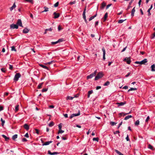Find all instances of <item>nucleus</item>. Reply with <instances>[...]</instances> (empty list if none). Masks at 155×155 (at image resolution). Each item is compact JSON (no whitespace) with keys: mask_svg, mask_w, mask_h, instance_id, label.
<instances>
[{"mask_svg":"<svg viewBox=\"0 0 155 155\" xmlns=\"http://www.w3.org/2000/svg\"><path fill=\"white\" fill-rule=\"evenodd\" d=\"M103 76V74L102 72H99L98 73L97 76L95 77L94 80L96 81L100 78H101Z\"/></svg>","mask_w":155,"mask_h":155,"instance_id":"f257e3e1","label":"nucleus"},{"mask_svg":"<svg viewBox=\"0 0 155 155\" xmlns=\"http://www.w3.org/2000/svg\"><path fill=\"white\" fill-rule=\"evenodd\" d=\"M147 59H144L142 61H136L135 62V63L137 64H144L145 63L147 62Z\"/></svg>","mask_w":155,"mask_h":155,"instance_id":"f03ea898","label":"nucleus"},{"mask_svg":"<svg viewBox=\"0 0 155 155\" xmlns=\"http://www.w3.org/2000/svg\"><path fill=\"white\" fill-rule=\"evenodd\" d=\"M21 75L19 73H17L15 76L14 80L15 81H17L19 78L20 77Z\"/></svg>","mask_w":155,"mask_h":155,"instance_id":"7ed1b4c3","label":"nucleus"},{"mask_svg":"<svg viewBox=\"0 0 155 155\" xmlns=\"http://www.w3.org/2000/svg\"><path fill=\"white\" fill-rule=\"evenodd\" d=\"M96 71L97 70H96V71H95L93 73H91V74H90V75L87 76V79H91L93 77L95 76L96 74Z\"/></svg>","mask_w":155,"mask_h":155,"instance_id":"20e7f679","label":"nucleus"},{"mask_svg":"<svg viewBox=\"0 0 155 155\" xmlns=\"http://www.w3.org/2000/svg\"><path fill=\"white\" fill-rule=\"evenodd\" d=\"M10 28L11 29H18V26L17 24H12L10 25Z\"/></svg>","mask_w":155,"mask_h":155,"instance_id":"39448f33","label":"nucleus"},{"mask_svg":"<svg viewBox=\"0 0 155 155\" xmlns=\"http://www.w3.org/2000/svg\"><path fill=\"white\" fill-rule=\"evenodd\" d=\"M123 61H126L127 64H130L131 62V61L130 58H128L126 57L124 59Z\"/></svg>","mask_w":155,"mask_h":155,"instance_id":"423d86ee","label":"nucleus"},{"mask_svg":"<svg viewBox=\"0 0 155 155\" xmlns=\"http://www.w3.org/2000/svg\"><path fill=\"white\" fill-rule=\"evenodd\" d=\"M41 142H42V143H43L42 144V145L43 146H45V145H48L50 143H51L52 142V141H51L46 142L45 143H44V142L42 140H41Z\"/></svg>","mask_w":155,"mask_h":155,"instance_id":"0eeeda50","label":"nucleus"},{"mask_svg":"<svg viewBox=\"0 0 155 155\" xmlns=\"http://www.w3.org/2000/svg\"><path fill=\"white\" fill-rule=\"evenodd\" d=\"M80 115V113L79 111L77 114H72L70 117V119H71L74 117Z\"/></svg>","mask_w":155,"mask_h":155,"instance_id":"6e6552de","label":"nucleus"},{"mask_svg":"<svg viewBox=\"0 0 155 155\" xmlns=\"http://www.w3.org/2000/svg\"><path fill=\"white\" fill-rule=\"evenodd\" d=\"M16 24L18 25V26H19L23 27L21 21L20 19H18V20Z\"/></svg>","mask_w":155,"mask_h":155,"instance_id":"1a4fd4ad","label":"nucleus"},{"mask_svg":"<svg viewBox=\"0 0 155 155\" xmlns=\"http://www.w3.org/2000/svg\"><path fill=\"white\" fill-rule=\"evenodd\" d=\"M102 51L103 52V59L104 60L105 59V55L106 54V51L104 47H103L102 49Z\"/></svg>","mask_w":155,"mask_h":155,"instance_id":"9d476101","label":"nucleus"},{"mask_svg":"<svg viewBox=\"0 0 155 155\" xmlns=\"http://www.w3.org/2000/svg\"><path fill=\"white\" fill-rule=\"evenodd\" d=\"M53 15H54V18L55 19L58 18L60 16V14L59 13H56V12H54L53 13Z\"/></svg>","mask_w":155,"mask_h":155,"instance_id":"9b49d317","label":"nucleus"},{"mask_svg":"<svg viewBox=\"0 0 155 155\" xmlns=\"http://www.w3.org/2000/svg\"><path fill=\"white\" fill-rule=\"evenodd\" d=\"M48 154L51 155H56L58 154V153L57 152H54L53 153H51L50 150H49L48 151Z\"/></svg>","mask_w":155,"mask_h":155,"instance_id":"f8f14e48","label":"nucleus"},{"mask_svg":"<svg viewBox=\"0 0 155 155\" xmlns=\"http://www.w3.org/2000/svg\"><path fill=\"white\" fill-rule=\"evenodd\" d=\"M29 29H28L27 28H25L23 30V33L25 34H26L29 31Z\"/></svg>","mask_w":155,"mask_h":155,"instance_id":"ddd939ff","label":"nucleus"},{"mask_svg":"<svg viewBox=\"0 0 155 155\" xmlns=\"http://www.w3.org/2000/svg\"><path fill=\"white\" fill-rule=\"evenodd\" d=\"M126 104V102H121L120 103H117V104L118 105V106H122L124 105L125 104Z\"/></svg>","mask_w":155,"mask_h":155,"instance_id":"4468645a","label":"nucleus"},{"mask_svg":"<svg viewBox=\"0 0 155 155\" xmlns=\"http://www.w3.org/2000/svg\"><path fill=\"white\" fill-rule=\"evenodd\" d=\"M39 65L42 68H45V69H46L48 70H49V68L48 67H47L46 66H45L43 64H39Z\"/></svg>","mask_w":155,"mask_h":155,"instance_id":"2eb2a0df","label":"nucleus"},{"mask_svg":"<svg viewBox=\"0 0 155 155\" xmlns=\"http://www.w3.org/2000/svg\"><path fill=\"white\" fill-rule=\"evenodd\" d=\"M24 127L27 130H28L29 129V126L27 124H24Z\"/></svg>","mask_w":155,"mask_h":155,"instance_id":"dca6fc26","label":"nucleus"},{"mask_svg":"<svg viewBox=\"0 0 155 155\" xmlns=\"http://www.w3.org/2000/svg\"><path fill=\"white\" fill-rule=\"evenodd\" d=\"M153 7V5H151L150 8L148 10L147 12L148 13V15L150 16L151 15V14L150 13V10L152 9Z\"/></svg>","mask_w":155,"mask_h":155,"instance_id":"f3484780","label":"nucleus"},{"mask_svg":"<svg viewBox=\"0 0 155 155\" xmlns=\"http://www.w3.org/2000/svg\"><path fill=\"white\" fill-rule=\"evenodd\" d=\"M2 136L3 138H4L6 141H8L9 139V138L8 137H7L5 135L3 134L2 135Z\"/></svg>","mask_w":155,"mask_h":155,"instance_id":"a211bd4d","label":"nucleus"},{"mask_svg":"<svg viewBox=\"0 0 155 155\" xmlns=\"http://www.w3.org/2000/svg\"><path fill=\"white\" fill-rule=\"evenodd\" d=\"M135 7L132 9L131 12V16L133 17L134 16V14L135 12Z\"/></svg>","mask_w":155,"mask_h":155,"instance_id":"6ab92c4d","label":"nucleus"},{"mask_svg":"<svg viewBox=\"0 0 155 155\" xmlns=\"http://www.w3.org/2000/svg\"><path fill=\"white\" fill-rule=\"evenodd\" d=\"M97 13H96L95 15H94L93 16H92L90 18H89V21H91L95 17H96L97 16Z\"/></svg>","mask_w":155,"mask_h":155,"instance_id":"aec40b11","label":"nucleus"},{"mask_svg":"<svg viewBox=\"0 0 155 155\" xmlns=\"http://www.w3.org/2000/svg\"><path fill=\"white\" fill-rule=\"evenodd\" d=\"M16 7L15 3H14L13 5L10 8V10L12 11Z\"/></svg>","mask_w":155,"mask_h":155,"instance_id":"412c9836","label":"nucleus"},{"mask_svg":"<svg viewBox=\"0 0 155 155\" xmlns=\"http://www.w3.org/2000/svg\"><path fill=\"white\" fill-rule=\"evenodd\" d=\"M132 117V116H131V115H128V116H126L125 117L124 120H127L128 119H129L130 118H131Z\"/></svg>","mask_w":155,"mask_h":155,"instance_id":"4be33fe9","label":"nucleus"},{"mask_svg":"<svg viewBox=\"0 0 155 155\" xmlns=\"http://www.w3.org/2000/svg\"><path fill=\"white\" fill-rule=\"evenodd\" d=\"M151 71H155L154 69H155V64H153L151 66Z\"/></svg>","mask_w":155,"mask_h":155,"instance_id":"5701e85b","label":"nucleus"},{"mask_svg":"<svg viewBox=\"0 0 155 155\" xmlns=\"http://www.w3.org/2000/svg\"><path fill=\"white\" fill-rule=\"evenodd\" d=\"M93 93V90H91L89 91L88 93L87 97L89 98L90 97V95Z\"/></svg>","mask_w":155,"mask_h":155,"instance_id":"b1692460","label":"nucleus"},{"mask_svg":"<svg viewBox=\"0 0 155 155\" xmlns=\"http://www.w3.org/2000/svg\"><path fill=\"white\" fill-rule=\"evenodd\" d=\"M43 84V83L42 82L40 83L38 86L37 88L38 89H39L41 88L42 85Z\"/></svg>","mask_w":155,"mask_h":155,"instance_id":"393cba45","label":"nucleus"},{"mask_svg":"<svg viewBox=\"0 0 155 155\" xmlns=\"http://www.w3.org/2000/svg\"><path fill=\"white\" fill-rule=\"evenodd\" d=\"M106 5V3L104 2L101 4V8L103 9L104 8V7Z\"/></svg>","mask_w":155,"mask_h":155,"instance_id":"a878e982","label":"nucleus"},{"mask_svg":"<svg viewBox=\"0 0 155 155\" xmlns=\"http://www.w3.org/2000/svg\"><path fill=\"white\" fill-rule=\"evenodd\" d=\"M18 135L16 134H15L12 137V139L13 140H15L17 138Z\"/></svg>","mask_w":155,"mask_h":155,"instance_id":"bb28decb","label":"nucleus"},{"mask_svg":"<svg viewBox=\"0 0 155 155\" xmlns=\"http://www.w3.org/2000/svg\"><path fill=\"white\" fill-rule=\"evenodd\" d=\"M44 8H45V10L44 11L42 12H47L48 11V8H47L46 7H44Z\"/></svg>","mask_w":155,"mask_h":155,"instance_id":"cd10ccee","label":"nucleus"},{"mask_svg":"<svg viewBox=\"0 0 155 155\" xmlns=\"http://www.w3.org/2000/svg\"><path fill=\"white\" fill-rule=\"evenodd\" d=\"M108 16V13L107 12L104 15V21H105L107 18Z\"/></svg>","mask_w":155,"mask_h":155,"instance_id":"c85d7f7f","label":"nucleus"},{"mask_svg":"<svg viewBox=\"0 0 155 155\" xmlns=\"http://www.w3.org/2000/svg\"><path fill=\"white\" fill-rule=\"evenodd\" d=\"M137 89L136 88H132V87H131V88L130 89H129V90H128V92H129L130 91H135V90H137Z\"/></svg>","mask_w":155,"mask_h":155,"instance_id":"c756f323","label":"nucleus"},{"mask_svg":"<svg viewBox=\"0 0 155 155\" xmlns=\"http://www.w3.org/2000/svg\"><path fill=\"white\" fill-rule=\"evenodd\" d=\"M55 62V61L54 60L51 61L50 62H48L46 63L45 64H52L53 63H54Z\"/></svg>","mask_w":155,"mask_h":155,"instance_id":"7c9ffc66","label":"nucleus"},{"mask_svg":"<svg viewBox=\"0 0 155 155\" xmlns=\"http://www.w3.org/2000/svg\"><path fill=\"white\" fill-rule=\"evenodd\" d=\"M19 105H17L15 108V112L17 111L18 110V108H19Z\"/></svg>","mask_w":155,"mask_h":155,"instance_id":"2f4dec72","label":"nucleus"},{"mask_svg":"<svg viewBox=\"0 0 155 155\" xmlns=\"http://www.w3.org/2000/svg\"><path fill=\"white\" fill-rule=\"evenodd\" d=\"M110 82L109 81H107L104 84V86H107L108 85L110 84Z\"/></svg>","mask_w":155,"mask_h":155,"instance_id":"473e14b6","label":"nucleus"},{"mask_svg":"<svg viewBox=\"0 0 155 155\" xmlns=\"http://www.w3.org/2000/svg\"><path fill=\"white\" fill-rule=\"evenodd\" d=\"M140 123V121L139 120H137L135 123V125H139Z\"/></svg>","mask_w":155,"mask_h":155,"instance_id":"72a5a7b5","label":"nucleus"},{"mask_svg":"<svg viewBox=\"0 0 155 155\" xmlns=\"http://www.w3.org/2000/svg\"><path fill=\"white\" fill-rule=\"evenodd\" d=\"M58 43H59L64 41V39L62 38L59 39L58 41Z\"/></svg>","mask_w":155,"mask_h":155,"instance_id":"f704fd0d","label":"nucleus"},{"mask_svg":"<svg viewBox=\"0 0 155 155\" xmlns=\"http://www.w3.org/2000/svg\"><path fill=\"white\" fill-rule=\"evenodd\" d=\"M126 20V19H124V20H122V19L118 21V23H120V24L121 23H123L124 21H125Z\"/></svg>","mask_w":155,"mask_h":155,"instance_id":"c9c22d12","label":"nucleus"},{"mask_svg":"<svg viewBox=\"0 0 155 155\" xmlns=\"http://www.w3.org/2000/svg\"><path fill=\"white\" fill-rule=\"evenodd\" d=\"M54 123L53 122H51L49 123V124H48V125L49 127H51L53 126L54 125Z\"/></svg>","mask_w":155,"mask_h":155,"instance_id":"e433bc0d","label":"nucleus"},{"mask_svg":"<svg viewBox=\"0 0 155 155\" xmlns=\"http://www.w3.org/2000/svg\"><path fill=\"white\" fill-rule=\"evenodd\" d=\"M93 141H95L97 142H98L99 140V139L98 137H94L93 139Z\"/></svg>","mask_w":155,"mask_h":155,"instance_id":"4c0bfd02","label":"nucleus"},{"mask_svg":"<svg viewBox=\"0 0 155 155\" xmlns=\"http://www.w3.org/2000/svg\"><path fill=\"white\" fill-rule=\"evenodd\" d=\"M1 121L2 122V126H3L4 125V124L5 123V120H4L2 118H1Z\"/></svg>","mask_w":155,"mask_h":155,"instance_id":"58836bf2","label":"nucleus"},{"mask_svg":"<svg viewBox=\"0 0 155 155\" xmlns=\"http://www.w3.org/2000/svg\"><path fill=\"white\" fill-rule=\"evenodd\" d=\"M64 130H61V129L59 130L58 132V134H62L64 132Z\"/></svg>","mask_w":155,"mask_h":155,"instance_id":"ea45409f","label":"nucleus"},{"mask_svg":"<svg viewBox=\"0 0 155 155\" xmlns=\"http://www.w3.org/2000/svg\"><path fill=\"white\" fill-rule=\"evenodd\" d=\"M1 70L2 72H3L4 73H5L6 72V71L5 69V68H2L1 69Z\"/></svg>","mask_w":155,"mask_h":155,"instance_id":"a19ab883","label":"nucleus"},{"mask_svg":"<svg viewBox=\"0 0 155 155\" xmlns=\"http://www.w3.org/2000/svg\"><path fill=\"white\" fill-rule=\"evenodd\" d=\"M110 124L112 126H114L116 124V123L114 122L110 121Z\"/></svg>","mask_w":155,"mask_h":155,"instance_id":"79ce46f5","label":"nucleus"},{"mask_svg":"<svg viewBox=\"0 0 155 155\" xmlns=\"http://www.w3.org/2000/svg\"><path fill=\"white\" fill-rule=\"evenodd\" d=\"M11 50L12 51H16V49L15 48V46H13L11 47Z\"/></svg>","mask_w":155,"mask_h":155,"instance_id":"37998d69","label":"nucleus"},{"mask_svg":"<svg viewBox=\"0 0 155 155\" xmlns=\"http://www.w3.org/2000/svg\"><path fill=\"white\" fill-rule=\"evenodd\" d=\"M148 148L151 150L153 149V147L150 144H149L148 146Z\"/></svg>","mask_w":155,"mask_h":155,"instance_id":"c03bdc74","label":"nucleus"},{"mask_svg":"<svg viewBox=\"0 0 155 155\" xmlns=\"http://www.w3.org/2000/svg\"><path fill=\"white\" fill-rule=\"evenodd\" d=\"M76 3V1H74L73 2H70L69 4L70 5H72L73 4H74Z\"/></svg>","mask_w":155,"mask_h":155,"instance_id":"a18cd8bd","label":"nucleus"},{"mask_svg":"<svg viewBox=\"0 0 155 155\" xmlns=\"http://www.w3.org/2000/svg\"><path fill=\"white\" fill-rule=\"evenodd\" d=\"M47 90H48L47 88H43L42 90V92H46L47 91Z\"/></svg>","mask_w":155,"mask_h":155,"instance_id":"49530a36","label":"nucleus"},{"mask_svg":"<svg viewBox=\"0 0 155 155\" xmlns=\"http://www.w3.org/2000/svg\"><path fill=\"white\" fill-rule=\"evenodd\" d=\"M58 4H59V3H58V2H57L54 5V7H57L58 5Z\"/></svg>","mask_w":155,"mask_h":155,"instance_id":"de8ad7c7","label":"nucleus"},{"mask_svg":"<svg viewBox=\"0 0 155 155\" xmlns=\"http://www.w3.org/2000/svg\"><path fill=\"white\" fill-rule=\"evenodd\" d=\"M85 13L86 12H85V11H84L82 15L83 18H85V17H86L85 15Z\"/></svg>","mask_w":155,"mask_h":155,"instance_id":"09e8293b","label":"nucleus"},{"mask_svg":"<svg viewBox=\"0 0 155 155\" xmlns=\"http://www.w3.org/2000/svg\"><path fill=\"white\" fill-rule=\"evenodd\" d=\"M73 98V97H71L68 96L67 97V99L68 100H72Z\"/></svg>","mask_w":155,"mask_h":155,"instance_id":"8fccbe9b","label":"nucleus"},{"mask_svg":"<svg viewBox=\"0 0 155 155\" xmlns=\"http://www.w3.org/2000/svg\"><path fill=\"white\" fill-rule=\"evenodd\" d=\"M150 119V117L149 116H148L145 120L146 122H147Z\"/></svg>","mask_w":155,"mask_h":155,"instance_id":"3c124183","label":"nucleus"},{"mask_svg":"<svg viewBox=\"0 0 155 155\" xmlns=\"http://www.w3.org/2000/svg\"><path fill=\"white\" fill-rule=\"evenodd\" d=\"M58 41H55V42H51V44L52 45H55L57 43H58Z\"/></svg>","mask_w":155,"mask_h":155,"instance_id":"603ef678","label":"nucleus"},{"mask_svg":"<svg viewBox=\"0 0 155 155\" xmlns=\"http://www.w3.org/2000/svg\"><path fill=\"white\" fill-rule=\"evenodd\" d=\"M62 28H61V26L60 25H59L58 27V31H61V30H62Z\"/></svg>","mask_w":155,"mask_h":155,"instance_id":"864d4df0","label":"nucleus"},{"mask_svg":"<svg viewBox=\"0 0 155 155\" xmlns=\"http://www.w3.org/2000/svg\"><path fill=\"white\" fill-rule=\"evenodd\" d=\"M24 136L26 137H27V138H28L29 136V135H28V133H26L25 135H24Z\"/></svg>","mask_w":155,"mask_h":155,"instance_id":"5fc2aeb1","label":"nucleus"},{"mask_svg":"<svg viewBox=\"0 0 155 155\" xmlns=\"http://www.w3.org/2000/svg\"><path fill=\"white\" fill-rule=\"evenodd\" d=\"M13 68V67L12 65H9V69L10 70H12Z\"/></svg>","mask_w":155,"mask_h":155,"instance_id":"6e6d98bb","label":"nucleus"},{"mask_svg":"<svg viewBox=\"0 0 155 155\" xmlns=\"http://www.w3.org/2000/svg\"><path fill=\"white\" fill-rule=\"evenodd\" d=\"M62 128V125H61V124H60L58 125V128L59 129V130L61 129Z\"/></svg>","mask_w":155,"mask_h":155,"instance_id":"4d7b16f0","label":"nucleus"},{"mask_svg":"<svg viewBox=\"0 0 155 155\" xmlns=\"http://www.w3.org/2000/svg\"><path fill=\"white\" fill-rule=\"evenodd\" d=\"M123 88L125 89H127L128 88V86H125L123 87Z\"/></svg>","mask_w":155,"mask_h":155,"instance_id":"13d9d810","label":"nucleus"},{"mask_svg":"<svg viewBox=\"0 0 155 155\" xmlns=\"http://www.w3.org/2000/svg\"><path fill=\"white\" fill-rule=\"evenodd\" d=\"M112 4H111L108 5L106 6V9H107Z\"/></svg>","mask_w":155,"mask_h":155,"instance_id":"bf43d9fd","label":"nucleus"},{"mask_svg":"<svg viewBox=\"0 0 155 155\" xmlns=\"http://www.w3.org/2000/svg\"><path fill=\"white\" fill-rule=\"evenodd\" d=\"M22 141L23 142H26L27 141V140L25 138H23L22 139Z\"/></svg>","mask_w":155,"mask_h":155,"instance_id":"052dcab7","label":"nucleus"},{"mask_svg":"<svg viewBox=\"0 0 155 155\" xmlns=\"http://www.w3.org/2000/svg\"><path fill=\"white\" fill-rule=\"evenodd\" d=\"M35 132L37 134H39V130L37 129H35Z\"/></svg>","mask_w":155,"mask_h":155,"instance_id":"680f3d73","label":"nucleus"},{"mask_svg":"<svg viewBox=\"0 0 155 155\" xmlns=\"http://www.w3.org/2000/svg\"><path fill=\"white\" fill-rule=\"evenodd\" d=\"M101 87L100 86H97L96 87V90H98L100 89H101Z\"/></svg>","mask_w":155,"mask_h":155,"instance_id":"e2e57ef3","label":"nucleus"},{"mask_svg":"<svg viewBox=\"0 0 155 155\" xmlns=\"http://www.w3.org/2000/svg\"><path fill=\"white\" fill-rule=\"evenodd\" d=\"M46 31H52V29L51 28H48V29H46Z\"/></svg>","mask_w":155,"mask_h":155,"instance_id":"0e129e2a","label":"nucleus"},{"mask_svg":"<svg viewBox=\"0 0 155 155\" xmlns=\"http://www.w3.org/2000/svg\"><path fill=\"white\" fill-rule=\"evenodd\" d=\"M126 140L127 141H128L129 140L128 135H127V136L126 138Z\"/></svg>","mask_w":155,"mask_h":155,"instance_id":"69168bd1","label":"nucleus"},{"mask_svg":"<svg viewBox=\"0 0 155 155\" xmlns=\"http://www.w3.org/2000/svg\"><path fill=\"white\" fill-rule=\"evenodd\" d=\"M130 74V72H129L125 76L126 77H128Z\"/></svg>","mask_w":155,"mask_h":155,"instance_id":"338daca9","label":"nucleus"},{"mask_svg":"<svg viewBox=\"0 0 155 155\" xmlns=\"http://www.w3.org/2000/svg\"><path fill=\"white\" fill-rule=\"evenodd\" d=\"M127 48V47H126L125 48H124L123 50L121 51V52H123L126 49V48Z\"/></svg>","mask_w":155,"mask_h":155,"instance_id":"774afa93","label":"nucleus"}]
</instances>
